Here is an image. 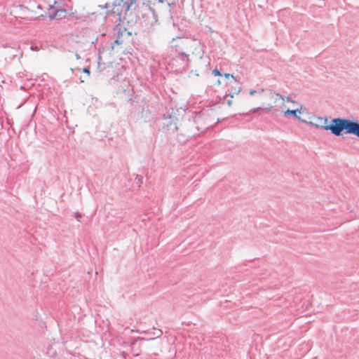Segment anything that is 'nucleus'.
Listing matches in <instances>:
<instances>
[{
    "instance_id": "9",
    "label": "nucleus",
    "mask_w": 359,
    "mask_h": 359,
    "mask_svg": "<svg viewBox=\"0 0 359 359\" xmlns=\"http://www.w3.org/2000/svg\"><path fill=\"white\" fill-rule=\"evenodd\" d=\"M212 74L215 75V76H222L221 73L219 72V70L217 69H214L212 71Z\"/></svg>"
},
{
    "instance_id": "2",
    "label": "nucleus",
    "mask_w": 359,
    "mask_h": 359,
    "mask_svg": "<svg viewBox=\"0 0 359 359\" xmlns=\"http://www.w3.org/2000/svg\"><path fill=\"white\" fill-rule=\"evenodd\" d=\"M46 3L50 19H62L65 17L66 10L59 6L62 3V0H46Z\"/></svg>"
},
{
    "instance_id": "15",
    "label": "nucleus",
    "mask_w": 359,
    "mask_h": 359,
    "mask_svg": "<svg viewBox=\"0 0 359 359\" xmlns=\"http://www.w3.org/2000/svg\"><path fill=\"white\" fill-rule=\"evenodd\" d=\"M230 97L233 98L234 97V93L230 94Z\"/></svg>"
},
{
    "instance_id": "8",
    "label": "nucleus",
    "mask_w": 359,
    "mask_h": 359,
    "mask_svg": "<svg viewBox=\"0 0 359 359\" xmlns=\"http://www.w3.org/2000/svg\"><path fill=\"white\" fill-rule=\"evenodd\" d=\"M224 77H225L226 79L232 78L233 79H234V80H235V81H236V80L235 79V78H234L233 75H232V74H224Z\"/></svg>"
},
{
    "instance_id": "13",
    "label": "nucleus",
    "mask_w": 359,
    "mask_h": 359,
    "mask_svg": "<svg viewBox=\"0 0 359 359\" xmlns=\"http://www.w3.org/2000/svg\"><path fill=\"white\" fill-rule=\"evenodd\" d=\"M241 88H238L236 92H235V94H236V95H238V94H239V93H240V92H241Z\"/></svg>"
},
{
    "instance_id": "12",
    "label": "nucleus",
    "mask_w": 359,
    "mask_h": 359,
    "mask_svg": "<svg viewBox=\"0 0 359 359\" xmlns=\"http://www.w3.org/2000/svg\"><path fill=\"white\" fill-rule=\"evenodd\" d=\"M226 103H227V105L229 107H231V104H232V100H227Z\"/></svg>"
},
{
    "instance_id": "7",
    "label": "nucleus",
    "mask_w": 359,
    "mask_h": 359,
    "mask_svg": "<svg viewBox=\"0 0 359 359\" xmlns=\"http://www.w3.org/2000/svg\"><path fill=\"white\" fill-rule=\"evenodd\" d=\"M273 107V105L269 104L267 107H266L264 110H265L266 112H270L272 111V109Z\"/></svg>"
},
{
    "instance_id": "14",
    "label": "nucleus",
    "mask_w": 359,
    "mask_h": 359,
    "mask_svg": "<svg viewBox=\"0 0 359 359\" xmlns=\"http://www.w3.org/2000/svg\"><path fill=\"white\" fill-rule=\"evenodd\" d=\"M181 55H182V57H187V55H184L183 53H181Z\"/></svg>"
},
{
    "instance_id": "5",
    "label": "nucleus",
    "mask_w": 359,
    "mask_h": 359,
    "mask_svg": "<svg viewBox=\"0 0 359 359\" xmlns=\"http://www.w3.org/2000/svg\"><path fill=\"white\" fill-rule=\"evenodd\" d=\"M264 92V89H260V90H250L249 91V93H250V95H252H252H255L256 93H258V94H259V95H260V94L263 93Z\"/></svg>"
},
{
    "instance_id": "6",
    "label": "nucleus",
    "mask_w": 359,
    "mask_h": 359,
    "mask_svg": "<svg viewBox=\"0 0 359 359\" xmlns=\"http://www.w3.org/2000/svg\"><path fill=\"white\" fill-rule=\"evenodd\" d=\"M178 41H180V43H183V41L182 40H180V38H177V39L173 38L171 41L172 46H177L179 45V43H177Z\"/></svg>"
},
{
    "instance_id": "10",
    "label": "nucleus",
    "mask_w": 359,
    "mask_h": 359,
    "mask_svg": "<svg viewBox=\"0 0 359 359\" xmlns=\"http://www.w3.org/2000/svg\"><path fill=\"white\" fill-rule=\"evenodd\" d=\"M83 72L86 73L88 76H90V71L88 69H87V68L83 69Z\"/></svg>"
},
{
    "instance_id": "11",
    "label": "nucleus",
    "mask_w": 359,
    "mask_h": 359,
    "mask_svg": "<svg viewBox=\"0 0 359 359\" xmlns=\"http://www.w3.org/2000/svg\"><path fill=\"white\" fill-rule=\"evenodd\" d=\"M259 109H261L260 107H257V108H254L251 110V112L252 113H256L257 111H258Z\"/></svg>"
},
{
    "instance_id": "1",
    "label": "nucleus",
    "mask_w": 359,
    "mask_h": 359,
    "mask_svg": "<svg viewBox=\"0 0 359 359\" xmlns=\"http://www.w3.org/2000/svg\"><path fill=\"white\" fill-rule=\"evenodd\" d=\"M301 121L316 128L330 130L335 136H341L344 131L346 134H353L359 137V123L347 118H334L328 124L327 117L313 115L309 118V120H301Z\"/></svg>"
},
{
    "instance_id": "16",
    "label": "nucleus",
    "mask_w": 359,
    "mask_h": 359,
    "mask_svg": "<svg viewBox=\"0 0 359 359\" xmlns=\"http://www.w3.org/2000/svg\"><path fill=\"white\" fill-rule=\"evenodd\" d=\"M217 83H218L219 85L221 83L220 80H218V81H217Z\"/></svg>"
},
{
    "instance_id": "4",
    "label": "nucleus",
    "mask_w": 359,
    "mask_h": 359,
    "mask_svg": "<svg viewBox=\"0 0 359 359\" xmlns=\"http://www.w3.org/2000/svg\"><path fill=\"white\" fill-rule=\"evenodd\" d=\"M303 108H304L303 105L299 104V108H297L295 109H287L286 111H284V116L285 117H287L289 116H293L297 119L301 121L302 119H301L300 116L302 114V111Z\"/></svg>"
},
{
    "instance_id": "3",
    "label": "nucleus",
    "mask_w": 359,
    "mask_h": 359,
    "mask_svg": "<svg viewBox=\"0 0 359 359\" xmlns=\"http://www.w3.org/2000/svg\"><path fill=\"white\" fill-rule=\"evenodd\" d=\"M268 97L271 99L273 102L275 106L278 107V109L273 110V114L278 111H280L284 114V111H286L287 109L285 105V102H290L292 104H295V102L291 97H283L279 93L269 92L268 93Z\"/></svg>"
}]
</instances>
